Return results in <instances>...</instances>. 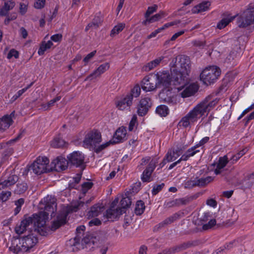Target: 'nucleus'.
Masks as SVG:
<instances>
[{
  "label": "nucleus",
  "mask_w": 254,
  "mask_h": 254,
  "mask_svg": "<svg viewBox=\"0 0 254 254\" xmlns=\"http://www.w3.org/2000/svg\"><path fill=\"white\" fill-rule=\"evenodd\" d=\"M3 181L0 183V190L4 189L14 185L18 181V177L14 172L6 171L3 176Z\"/></svg>",
  "instance_id": "nucleus-13"
},
{
  "label": "nucleus",
  "mask_w": 254,
  "mask_h": 254,
  "mask_svg": "<svg viewBox=\"0 0 254 254\" xmlns=\"http://www.w3.org/2000/svg\"><path fill=\"white\" fill-rule=\"evenodd\" d=\"M80 241L82 246H83L84 244L90 246L91 244L93 245L94 244L93 238L91 237L90 236H86L81 238Z\"/></svg>",
  "instance_id": "nucleus-46"
},
{
  "label": "nucleus",
  "mask_w": 254,
  "mask_h": 254,
  "mask_svg": "<svg viewBox=\"0 0 254 254\" xmlns=\"http://www.w3.org/2000/svg\"><path fill=\"white\" fill-rule=\"evenodd\" d=\"M69 163L76 167H79L83 164L84 156L78 151L73 152L67 156Z\"/></svg>",
  "instance_id": "nucleus-17"
},
{
  "label": "nucleus",
  "mask_w": 254,
  "mask_h": 254,
  "mask_svg": "<svg viewBox=\"0 0 254 254\" xmlns=\"http://www.w3.org/2000/svg\"><path fill=\"white\" fill-rule=\"evenodd\" d=\"M200 195V192H197L195 194L187 196L185 197L178 198L179 204L180 205H187L194 200L197 199Z\"/></svg>",
  "instance_id": "nucleus-28"
},
{
  "label": "nucleus",
  "mask_w": 254,
  "mask_h": 254,
  "mask_svg": "<svg viewBox=\"0 0 254 254\" xmlns=\"http://www.w3.org/2000/svg\"><path fill=\"white\" fill-rule=\"evenodd\" d=\"M46 0H36L34 7L36 9H42L45 5Z\"/></svg>",
  "instance_id": "nucleus-59"
},
{
  "label": "nucleus",
  "mask_w": 254,
  "mask_h": 254,
  "mask_svg": "<svg viewBox=\"0 0 254 254\" xmlns=\"http://www.w3.org/2000/svg\"><path fill=\"white\" fill-rule=\"evenodd\" d=\"M127 129L124 127H120L116 131L114 136V142L115 143H119L124 141L126 139Z\"/></svg>",
  "instance_id": "nucleus-22"
},
{
  "label": "nucleus",
  "mask_w": 254,
  "mask_h": 254,
  "mask_svg": "<svg viewBox=\"0 0 254 254\" xmlns=\"http://www.w3.org/2000/svg\"><path fill=\"white\" fill-rule=\"evenodd\" d=\"M220 68L214 65L205 67L200 74V79L207 85L213 83L220 74Z\"/></svg>",
  "instance_id": "nucleus-5"
},
{
  "label": "nucleus",
  "mask_w": 254,
  "mask_h": 254,
  "mask_svg": "<svg viewBox=\"0 0 254 254\" xmlns=\"http://www.w3.org/2000/svg\"><path fill=\"white\" fill-rule=\"evenodd\" d=\"M20 238L23 245L22 248L25 250V252H30L38 242V238L33 232Z\"/></svg>",
  "instance_id": "nucleus-12"
},
{
  "label": "nucleus",
  "mask_w": 254,
  "mask_h": 254,
  "mask_svg": "<svg viewBox=\"0 0 254 254\" xmlns=\"http://www.w3.org/2000/svg\"><path fill=\"white\" fill-rule=\"evenodd\" d=\"M131 204V201L130 197L128 196L124 197L121 200L120 204L121 205V208L126 211V209L129 207Z\"/></svg>",
  "instance_id": "nucleus-40"
},
{
  "label": "nucleus",
  "mask_w": 254,
  "mask_h": 254,
  "mask_svg": "<svg viewBox=\"0 0 254 254\" xmlns=\"http://www.w3.org/2000/svg\"><path fill=\"white\" fill-rule=\"evenodd\" d=\"M110 66V65L109 63L107 62L100 65L91 74L87 76L84 80H92L98 77H100L102 74L105 73L109 69Z\"/></svg>",
  "instance_id": "nucleus-16"
},
{
  "label": "nucleus",
  "mask_w": 254,
  "mask_h": 254,
  "mask_svg": "<svg viewBox=\"0 0 254 254\" xmlns=\"http://www.w3.org/2000/svg\"><path fill=\"white\" fill-rule=\"evenodd\" d=\"M210 4V2L208 1H203L193 7L192 11L193 13H196L207 11L209 9Z\"/></svg>",
  "instance_id": "nucleus-26"
},
{
  "label": "nucleus",
  "mask_w": 254,
  "mask_h": 254,
  "mask_svg": "<svg viewBox=\"0 0 254 254\" xmlns=\"http://www.w3.org/2000/svg\"><path fill=\"white\" fill-rule=\"evenodd\" d=\"M53 44L51 41H48L47 42L43 41L40 45V48L38 49V54L40 56H42L44 54L46 51L50 49L53 46Z\"/></svg>",
  "instance_id": "nucleus-31"
},
{
  "label": "nucleus",
  "mask_w": 254,
  "mask_h": 254,
  "mask_svg": "<svg viewBox=\"0 0 254 254\" xmlns=\"http://www.w3.org/2000/svg\"><path fill=\"white\" fill-rule=\"evenodd\" d=\"M216 221L214 219H211L207 223L204 224L202 226V229L203 230H207L211 229L212 227L216 225Z\"/></svg>",
  "instance_id": "nucleus-55"
},
{
  "label": "nucleus",
  "mask_w": 254,
  "mask_h": 254,
  "mask_svg": "<svg viewBox=\"0 0 254 254\" xmlns=\"http://www.w3.org/2000/svg\"><path fill=\"white\" fill-rule=\"evenodd\" d=\"M137 122V117L135 115H134L131 119V121L129 122V126H128V130L129 131H132L134 127H135V125Z\"/></svg>",
  "instance_id": "nucleus-58"
},
{
  "label": "nucleus",
  "mask_w": 254,
  "mask_h": 254,
  "mask_svg": "<svg viewBox=\"0 0 254 254\" xmlns=\"http://www.w3.org/2000/svg\"><path fill=\"white\" fill-rule=\"evenodd\" d=\"M157 8L158 6L156 4H154L151 6H149L144 14L145 19L148 18L151 14L155 12L157 10Z\"/></svg>",
  "instance_id": "nucleus-50"
},
{
  "label": "nucleus",
  "mask_w": 254,
  "mask_h": 254,
  "mask_svg": "<svg viewBox=\"0 0 254 254\" xmlns=\"http://www.w3.org/2000/svg\"><path fill=\"white\" fill-rule=\"evenodd\" d=\"M198 147V145H194L189 148L185 152L187 155H189V157L194 156L196 153L199 152V150H197L196 148Z\"/></svg>",
  "instance_id": "nucleus-49"
},
{
  "label": "nucleus",
  "mask_w": 254,
  "mask_h": 254,
  "mask_svg": "<svg viewBox=\"0 0 254 254\" xmlns=\"http://www.w3.org/2000/svg\"><path fill=\"white\" fill-rule=\"evenodd\" d=\"M219 100L218 98L213 95H208L183 117L179 122L178 126L184 128L191 126L205 114L207 115L218 104Z\"/></svg>",
  "instance_id": "nucleus-3"
},
{
  "label": "nucleus",
  "mask_w": 254,
  "mask_h": 254,
  "mask_svg": "<svg viewBox=\"0 0 254 254\" xmlns=\"http://www.w3.org/2000/svg\"><path fill=\"white\" fill-rule=\"evenodd\" d=\"M152 105V100L150 97L148 95L142 97L136 106L137 115L140 117L145 116Z\"/></svg>",
  "instance_id": "nucleus-8"
},
{
  "label": "nucleus",
  "mask_w": 254,
  "mask_h": 254,
  "mask_svg": "<svg viewBox=\"0 0 254 254\" xmlns=\"http://www.w3.org/2000/svg\"><path fill=\"white\" fill-rule=\"evenodd\" d=\"M239 27L245 28L254 22V7L247 8L238 20Z\"/></svg>",
  "instance_id": "nucleus-10"
},
{
  "label": "nucleus",
  "mask_w": 254,
  "mask_h": 254,
  "mask_svg": "<svg viewBox=\"0 0 254 254\" xmlns=\"http://www.w3.org/2000/svg\"><path fill=\"white\" fill-rule=\"evenodd\" d=\"M145 208V206L144 202L141 200H138L135 204L134 213L137 215H140L144 212Z\"/></svg>",
  "instance_id": "nucleus-33"
},
{
  "label": "nucleus",
  "mask_w": 254,
  "mask_h": 254,
  "mask_svg": "<svg viewBox=\"0 0 254 254\" xmlns=\"http://www.w3.org/2000/svg\"><path fill=\"white\" fill-rule=\"evenodd\" d=\"M28 189V186L25 182L18 183L15 189L14 190V193L18 194L24 193Z\"/></svg>",
  "instance_id": "nucleus-32"
},
{
  "label": "nucleus",
  "mask_w": 254,
  "mask_h": 254,
  "mask_svg": "<svg viewBox=\"0 0 254 254\" xmlns=\"http://www.w3.org/2000/svg\"><path fill=\"white\" fill-rule=\"evenodd\" d=\"M96 51L94 50L86 55V56L83 59V61L84 63V65L87 64L88 62L93 58V57L96 54Z\"/></svg>",
  "instance_id": "nucleus-57"
},
{
  "label": "nucleus",
  "mask_w": 254,
  "mask_h": 254,
  "mask_svg": "<svg viewBox=\"0 0 254 254\" xmlns=\"http://www.w3.org/2000/svg\"><path fill=\"white\" fill-rule=\"evenodd\" d=\"M23 245L20 237H13L11 240V246L9 248V250L14 254H18L20 253L25 252L23 250Z\"/></svg>",
  "instance_id": "nucleus-19"
},
{
  "label": "nucleus",
  "mask_w": 254,
  "mask_h": 254,
  "mask_svg": "<svg viewBox=\"0 0 254 254\" xmlns=\"http://www.w3.org/2000/svg\"><path fill=\"white\" fill-rule=\"evenodd\" d=\"M164 59V57L163 56H161L155 59L154 60H153L143 66L144 70L146 71H149L153 69V68L159 65L161 61H162Z\"/></svg>",
  "instance_id": "nucleus-27"
},
{
  "label": "nucleus",
  "mask_w": 254,
  "mask_h": 254,
  "mask_svg": "<svg viewBox=\"0 0 254 254\" xmlns=\"http://www.w3.org/2000/svg\"><path fill=\"white\" fill-rule=\"evenodd\" d=\"M124 213H125V211L120 207H118L116 209L109 208L106 210V216L109 221H113L119 218Z\"/></svg>",
  "instance_id": "nucleus-18"
},
{
  "label": "nucleus",
  "mask_w": 254,
  "mask_h": 254,
  "mask_svg": "<svg viewBox=\"0 0 254 254\" xmlns=\"http://www.w3.org/2000/svg\"><path fill=\"white\" fill-rule=\"evenodd\" d=\"M187 146V145H180V146H177L176 149H172V151L178 157L182 154V151L185 150Z\"/></svg>",
  "instance_id": "nucleus-52"
},
{
  "label": "nucleus",
  "mask_w": 254,
  "mask_h": 254,
  "mask_svg": "<svg viewBox=\"0 0 254 254\" xmlns=\"http://www.w3.org/2000/svg\"><path fill=\"white\" fill-rule=\"evenodd\" d=\"M141 93V88L139 85H135L125 96L121 97L115 102L116 108L121 111H130V107L133 104V98L139 96Z\"/></svg>",
  "instance_id": "nucleus-4"
},
{
  "label": "nucleus",
  "mask_w": 254,
  "mask_h": 254,
  "mask_svg": "<svg viewBox=\"0 0 254 254\" xmlns=\"http://www.w3.org/2000/svg\"><path fill=\"white\" fill-rule=\"evenodd\" d=\"M196 245V243L195 242H188L186 243H183L182 244L178 245V247H179L181 251H183L184 250H185L191 246H195Z\"/></svg>",
  "instance_id": "nucleus-44"
},
{
  "label": "nucleus",
  "mask_w": 254,
  "mask_h": 254,
  "mask_svg": "<svg viewBox=\"0 0 254 254\" xmlns=\"http://www.w3.org/2000/svg\"><path fill=\"white\" fill-rule=\"evenodd\" d=\"M165 157L169 162L174 161L178 158L175 154L172 152V149L168 150Z\"/></svg>",
  "instance_id": "nucleus-54"
},
{
  "label": "nucleus",
  "mask_w": 254,
  "mask_h": 254,
  "mask_svg": "<svg viewBox=\"0 0 254 254\" xmlns=\"http://www.w3.org/2000/svg\"><path fill=\"white\" fill-rule=\"evenodd\" d=\"M49 162V160L47 157L45 156H39L33 163L30 168L35 174L40 175L47 172V167Z\"/></svg>",
  "instance_id": "nucleus-9"
},
{
  "label": "nucleus",
  "mask_w": 254,
  "mask_h": 254,
  "mask_svg": "<svg viewBox=\"0 0 254 254\" xmlns=\"http://www.w3.org/2000/svg\"><path fill=\"white\" fill-rule=\"evenodd\" d=\"M33 84V82H31L30 84L28 85L26 87L19 90L17 91L16 94L18 96V97H20L25 92H26L30 87L32 86Z\"/></svg>",
  "instance_id": "nucleus-62"
},
{
  "label": "nucleus",
  "mask_w": 254,
  "mask_h": 254,
  "mask_svg": "<svg viewBox=\"0 0 254 254\" xmlns=\"http://www.w3.org/2000/svg\"><path fill=\"white\" fill-rule=\"evenodd\" d=\"M165 186L164 183H162L159 185H154L152 190V194L153 195H156L159 192H160Z\"/></svg>",
  "instance_id": "nucleus-51"
},
{
  "label": "nucleus",
  "mask_w": 254,
  "mask_h": 254,
  "mask_svg": "<svg viewBox=\"0 0 254 254\" xmlns=\"http://www.w3.org/2000/svg\"><path fill=\"white\" fill-rule=\"evenodd\" d=\"M102 141L101 134L97 130H93L87 133L85 135L83 143L84 147L89 148L91 146H96Z\"/></svg>",
  "instance_id": "nucleus-7"
},
{
  "label": "nucleus",
  "mask_w": 254,
  "mask_h": 254,
  "mask_svg": "<svg viewBox=\"0 0 254 254\" xmlns=\"http://www.w3.org/2000/svg\"><path fill=\"white\" fill-rule=\"evenodd\" d=\"M103 207L99 206L98 204H95L92 206L90 211L88 212V217L92 218L98 216L101 213Z\"/></svg>",
  "instance_id": "nucleus-30"
},
{
  "label": "nucleus",
  "mask_w": 254,
  "mask_h": 254,
  "mask_svg": "<svg viewBox=\"0 0 254 254\" xmlns=\"http://www.w3.org/2000/svg\"><path fill=\"white\" fill-rule=\"evenodd\" d=\"M41 202L45 205L44 211H41L38 214H33L31 216H24L20 223L17 225L15 228L16 234H23L27 228L31 226L33 227L34 232H37L41 236H47L51 231H55L66 223L67 217L69 213L76 212L84 204L83 201H80L75 205L69 206L58 215L57 220L53 222L51 227H47L46 223L49 218V213H54L56 210V199L51 195H47Z\"/></svg>",
  "instance_id": "nucleus-1"
},
{
  "label": "nucleus",
  "mask_w": 254,
  "mask_h": 254,
  "mask_svg": "<svg viewBox=\"0 0 254 254\" xmlns=\"http://www.w3.org/2000/svg\"><path fill=\"white\" fill-rule=\"evenodd\" d=\"M53 163L55 164L56 169L58 171H60L66 169L69 162L65 158L59 157H57Z\"/></svg>",
  "instance_id": "nucleus-25"
},
{
  "label": "nucleus",
  "mask_w": 254,
  "mask_h": 254,
  "mask_svg": "<svg viewBox=\"0 0 254 254\" xmlns=\"http://www.w3.org/2000/svg\"><path fill=\"white\" fill-rule=\"evenodd\" d=\"M253 181L247 179V177H245V178L241 181L240 185H241V188L242 190H246L247 189H250L254 185Z\"/></svg>",
  "instance_id": "nucleus-39"
},
{
  "label": "nucleus",
  "mask_w": 254,
  "mask_h": 254,
  "mask_svg": "<svg viewBox=\"0 0 254 254\" xmlns=\"http://www.w3.org/2000/svg\"><path fill=\"white\" fill-rule=\"evenodd\" d=\"M14 57L15 59H17L19 57V53L18 51L14 49H11L9 52L7 56L8 59H10L12 57Z\"/></svg>",
  "instance_id": "nucleus-60"
},
{
  "label": "nucleus",
  "mask_w": 254,
  "mask_h": 254,
  "mask_svg": "<svg viewBox=\"0 0 254 254\" xmlns=\"http://www.w3.org/2000/svg\"><path fill=\"white\" fill-rule=\"evenodd\" d=\"M85 230V227L84 225H80L76 229V236L73 240H70L71 244L73 246L77 247L80 245V242L83 236Z\"/></svg>",
  "instance_id": "nucleus-23"
},
{
  "label": "nucleus",
  "mask_w": 254,
  "mask_h": 254,
  "mask_svg": "<svg viewBox=\"0 0 254 254\" xmlns=\"http://www.w3.org/2000/svg\"><path fill=\"white\" fill-rule=\"evenodd\" d=\"M15 6V2L13 0H8L4 2V4L0 10V16H6L8 11L12 9Z\"/></svg>",
  "instance_id": "nucleus-29"
},
{
  "label": "nucleus",
  "mask_w": 254,
  "mask_h": 254,
  "mask_svg": "<svg viewBox=\"0 0 254 254\" xmlns=\"http://www.w3.org/2000/svg\"><path fill=\"white\" fill-rule=\"evenodd\" d=\"M153 74L145 76L141 82V86L143 91L146 92L152 91L158 87L155 77Z\"/></svg>",
  "instance_id": "nucleus-15"
},
{
  "label": "nucleus",
  "mask_w": 254,
  "mask_h": 254,
  "mask_svg": "<svg viewBox=\"0 0 254 254\" xmlns=\"http://www.w3.org/2000/svg\"><path fill=\"white\" fill-rule=\"evenodd\" d=\"M111 143H112L111 141H110L109 142H107L106 143H103L100 145H99L97 147H96V146H94V151L97 153H99L101 151H102L103 150L105 149L106 147L109 146L110 145V144H111Z\"/></svg>",
  "instance_id": "nucleus-53"
},
{
  "label": "nucleus",
  "mask_w": 254,
  "mask_h": 254,
  "mask_svg": "<svg viewBox=\"0 0 254 254\" xmlns=\"http://www.w3.org/2000/svg\"><path fill=\"white\" fill-rule=\"evenodd\" d=\"M228 162L227 156L225 155L223 157H220L217 163L216 167L214 171V174L216 175L221 174L224 172V168Z\"/></svg>",
  "instance_id": "nucleus-21"
},
{
  "label": "nucleus",
  "mask_w": 254,
  "mask_h": 254,
  "mask_svg": "<svg viewBox=\"0 0 254 254\" xmlns=\"http://www.w3.org/2000/svg\"><path fill=\"white\" fill-rule=\"evenodd\" d=\"M179 64L181 67V71H178V69H174L176 72L180 73L184 79V85L187 82L188 77L190 72V58L185 55L179 56Z\"/></svg>",
  "instance_id": "nucleus-6"
},
{
  "label": "nucleus",
  "mask_w": 254,
  "mask_h": 254,
  "mask_svg": "<svg viewBox=\"0 0 254 254\" xmlns=\"http://www.w3.org/2000/svg\"><path fill=\"white\" fill-rule=\"evenodd\" d=\"M160 19L159 15L156 14L151 17H149L142 21V23L144 25H147L149 23H151L156 21H158Z\"/></svg>",
  "instance_id": "nucleus-42"
},
{
  "label": "nucleus",
  "mask_w": 254,
  "mask_h": 254,
  "mask_svg": "<svg viewBox=\"0 0 254 254\" xmlns=\"http://www.w3.org/2000/svg\"><path fill=\"white\" fill-rule=\"evenodd\" d=\"M178 58L179 56L173 59L170 63L171 70L173 69H177L178 65H179V63L178 64L177 63Z\"/></svg>",
  "instance_id": "nucleus-63"
},
{
  "label": "nucleus",
  "mask_w": 254,
  "mask_h": 254,
  "mask_svg": "<svg viewBox=\"0 0 254 254\" xmlns=\"http://www.w3.org/2000/svg\"><path fill=\"white\" fill-rule=\"evenodd\" d=\"M158 160L157 158L152 159L143 171L141 175V179L143 182H150L152 181L151 179V175L158 163Z\"/></svg>",
  "instance_id": "nucleus-14"
},
{
  "label": "nucleus",
  "mask_w": 254,
  "mask_h": 254,
  "mask_svg": "<svg viewBox=\"0 0 254 254\" xmlns=\"http://www.w3.org/2000/svg\"><path fill=\"white\" fill-rule=\"evenodd\" d=\"M25 200L23 198H20L14 201V204L16 205L15 208L14 209V214L16 215L19 213L21 209V206L24 203Z\"/></svg>",
  "instance_id": "nucleus-41"
},
{
  "label": "nucleus",
  "mask_w": 254,
  "mask_h": 254,
  "mask_svg": "<svg viewBox=\"0 0 254 254\" xmlns=\"http://www.w3.org/2000/svg\"><path fill=\"white\" fill-rule=\"evenodd\" d=\"M213 180V178L211 176L200 179L196 177L193 179H191L186 181L184 183V187L185 188L189 189H192L195 187H203L206 186Z\"/></svg>",
  "instance_id": "nucleus-11"
},
{
  "label": "nucleus",
  "mask_w": 254,
  "mask_h": 254,
  "mask_svg": "<svg viewBox=\"0 0 254 254\" xmlns=\"http://www.w3.org/2000/svg\"><path fill=\"white\" fill-rule=\"evenodd\" d=\"M196 245V243L195 242H188L186 243H183L182 244L178 245V247H179L181 251H183L184 250H185L191 246H195Z\"/></svg>",
  "instance_id": "nucleus-45"
},
{
  "label": "nucleus",
  "mask_w": 254,
  "mask_h": 254,
  "mask_svg": "<svg viewBox=\"0 0 254 254\" xmlns=\"http://www.w3.org/2000/svg\"><path fill=\"white\" fill-rule=\"evenodd\" d=\"M65 144V141L60 136H58L52 141L51 146L54 148H61L64 146Z\"/></svg>",
  "instance_id": "nucleus-34"
},
{
  "label": "nucleus",
  "mask_w": 254,
  "mask_h": 254,
  "mask_svg": "<svg viewBox=\"0 0 254 254\" xmlns=\"http://www.w3.org/2000/svg\"><path fill=\"white\" fill-rule=\"evenodd\" d=\"M153 77L156 80L158 88L164 87L159 93V97L165 102H169L171 100V90L170 88L171 85H180V87L184 86L183 76L180 73L177 74L175 69L171 70V74L169 71H159L154 74ZM177 88L179 89L180 87Z\"/></svg>",
  "instance_id": "nucleus-2"
},
{
  "label": "nucleus",
  "mask_w": 254,
  "mask_h": 254,
  "mask_svg": "<svg viewBox=\"0 0 254 254\" xmlns=\"http://www.w3.org/2000/svg\"><path fill=\"white\" fill-rule=\"evenodd\" d=\"M235 16H230L223 18L217 24V27L219 29H222L225 27L230 22L234 19Z\"/></svg>",
  "instance_id": "nucleus-37"
},
{
  "label": "nucleus",
  "mask_w": 254,
  "mask_h": 254,
  "mask_svg": "<svg viewBox=\"0 0 254 254\" xmlns=\"http://www.w3.org/2000/svg\"><path fill=\"white\" fill-rule=\"evenodd\" d=\"M11 195V192L9 191H2L0 193V201H6Z\"/></svg>",
  "instance_id": "nucleus-47"
},
{
  "label": "nucleus",
  "mask_w": 254,
  "mask_h": 254,
  "mask_svg": "<svg viewBox=\"0 0 254 254\" xmlns=\"http://www.w3.org/2000/svg\"><path fill=\"white\" fill-rule=\"evenodd\" d=\"M126 24L124 23H120L115 26L111 31L110 36L114 37L121 32L125 27Z\"/></svg>",
  "instance_id": "nucleus-38"
},
{
  "label": "nucleus",
  "mask_w": 254,
  "mask_h": 254,
  "mask_svg": "<svg viewBox=\"0 0 254 254\" xmlns=\"http://www.w3.org/2000/svg\"><path fill=\"white\" fill-rule=\"evenodd\" d=\"M180 215L177 213H174L172 215L165 219L163 221L164 223H165V225H167L168 224H171L174 222L176 220L179 218Z\"/></svg>",
  "instance_id": "nucleus-43"
},
{
  "label": "nucleus",
  "mask_w": 254,
  "mask_h": 254,
  "mask_svg": "<svg viewBox=\"0 0 254 254\" xmlns=\"http://www.w3.org/2000/svg\"><path fill=\"white\" fill-rule=\"evenodd\" d=\"M198 86L192 83L187 87L181 93L183 98H187L194 95L198 90Z\"/></svg>",
  "instance_id": "nucleus-24"
},
{
  "label": "nucleus",
  "mask_w": 254,
  "mask_h": 254,
  "mask_svg": "<svg viewBox=\"0 0 254 254\" xmlns=\"http://www.w3.org/2000/svg\"><path fill=\"white\" fill-rule=\"evenodd\" d=\"M101 224V221L98 218H94L90 221L88 223L89 226H99Z\"/></svg>",
  "instance_id": "nucleus-64"
},
{
  "label": "nucleus",
  "mask_w": 254,
  "mask_h": 254,
  "mask_svg": "<svg viewBox=\"0 0 254 254\" xmlns=\"http://www.w3.org/2000/svg\"><path fill=\"white\" fill-rule=\"evenodd\" d=\"M167 207H171L174 206H179L178 199H175L168 202L165 203Z\"/></svg>",
  "instance_id": "nucleus-61"
},
{
  "label": "nucleus",
  "mask_w": 254,
  "mask_h": 254,
  "mask_svg": "<svg viewBox=\"0 0 254 254\" xmlns=\"http://www.w3.org/2000/svg\"><path fill=\"white\" fill-rule=\"evenodd\" d=\"M238 244V240H233L229 243L225 244L224 246L220 247L218 250H217V252L216 253V254H218L219 253H220L221 252H223L224 250H230L232 248H233L234 247H236Z\"/></svg>",
  "instance_id": "nucleus-35"
},
{
  "label": "nucleus",
  "mask_w": 254,
  "mask_h": 254,
  "mask_svg": "<svg viewBox=\"0 0 254 254\" xmlns=\"http://www.w3.org/2000/svg\"><path fill=\"white\" fill-rule=\"evenodd\" d=\"M93 186L91 182H85L82 185L81 190L83 193L85 194L87 191L90 189Z\"/></svg>",
  "instance_id": "nucleus-56"
},
{
  "label": "nucleus",
  "mask_w": 254,
  "mask_h": 254,
  "mask_svg": "<svg viewBox=\"0 0 254 254\" xmlns=\"http://www.w3.org/2000/svg\"><path fill=\"white\" fill-rule=\"evenodd\" d=\"M102 22V19L99 16H95L92 20V22H90L92 27L94 29L97 28L100 25H101Z\"/></svg>",
  "instance_id": "nucleus-48"
},
{
  "label": "nucleus",
  "mask_w": 254,
  "mask_h": 254,
  "mask_svg": "<svg viewBox=\"0 0 254 254\" xmlns=\"http://www.w3.org/2000/svg\"><path fill=\"white\" fill-rule=\"evenodd\" d=\"M15 112L13 111L10 115L3 116L0 119V130H5L13 123L12 118L14 116Z\"/></svg>",
  "instance_id": "nucleus-20"
},
{
  "label": "nucleus",
  "mask_w": 254,
  "mask_h": 254,
  "mask_svg": "<svg viewBox=\"0 0 254 254\" xmlns=\"http://www.w3.org/2000/svg\"><path fill=\"white\" fill-rule=\"evenodd\" d=\"M169 112V109L167 106L161 105L158 106L156 109V113L161 117L167 116Z\"/></svg>",
  "instance_id": "nucleus-36"
}]
</instances>
